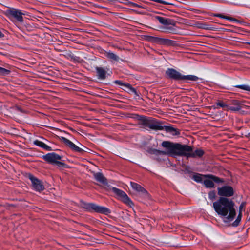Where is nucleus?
<instances>
[{
	"instance_id": "f8f14e48",
	"label": "nucleus",
	"mask_w": 250,
	"mask_h": 250,
	"mask_svg": "<svg viewBox=\"0 0 250 250\" xmlns=\"http://www.w3.org/2000/svg\"><path fill=\"white\" fill-rule=\"evenodd\" d=\"M166 74L170 78L175 80H182V75L173 69H168L166 71Z\"/></svg>"
},
{
	"instance_id": "e433bc0d",
	"label": "nucleus",
	"mask_w": 250,
	"mask_h": 250,
	"mask_svg": "<svg viewBox=\"0 0 250 250\" xmlns=\"http://www.w3.org/2000/svg\"><path fill=\"white\" fill-rule=\"evenodd\" d=\"M234 104L236 105V106H237L238 105H239V104H238V103L237 102H235Z\"/></svg>"
},
{
	"instance_id": "7c9ffc66",
	"label": "nucleus",
	"mask_w": 250,
	"mask_h": 250,
	"mask_svg": "<svg viewBox=\"0 0 250 250\" xmlns=\"http://www.w3.org/2000/svg\"><path fill=\"white\" fill-rule=\"evenodd\" d=\"M208 195H209V198L211 200H213L215 199V198L216 197V193H215V192L214 191H210Z\"/></svg>"
},
{
	"instance_id": "0eeeda50",
	"label": "nucleus",
	"mask_w": 250,
	"mask_h": 250,
	"mask_svg": "<svg viewBox=\"0 0 250 250\" xmlns=\"http://www.w3.org/2000/svg\"><path fill=\"white\" fill-rule=\"evenodd\" d=\"M218 194L221 196L231 197L234 195L233 188L229 186H223L218 188Z\"/></svg>"
},
{
	"instance_id": "9d476101",
	"label": "nucleus",
	"mask_w": 250,
	"mask_h": 250,
	"mask_svg": "<svg viewBox=\"0 0 250 250\" xmlns=\"http://www.w3.org/2000/svg\"><path fill=\"white\" fill-rule=\"evenodd\" d=\"M43 159L50 163L56 164L58 160H60L62 157L55 153H48L43 156Z\"/></svg>"
},
{
	"instance_id": "ea45409f",
	"label": "nucleus",
	"mask_w": 250,
	"mask_h": 250,
	"mask_svg": "<svg viewBox=\"0 0 250 250\" xmlns=\"http://www.w3.org/2000/svg\"><path fill=\"white\" fill-rule=\"evenodd\" d=\"M246 136L248 137H250V132L248 133Z\"/></svg>"
},
{
	"instance_id": "4be33fe9",
	"label": "nucleus",
	"mask_w": 250,
	"mask_h": 250,
	"mask_svg": "<svg viewBox=\"0 0 250 250\" xmlns=\"http://www.w3.org/2000/svg\"><path fill=\"white\" fill-rule=\"evenodd\" d=\"M163 127V129H165L167 132L171 133V134L173 135H177L178 133V131L172 126H164Z\"/></svg>"
},
{
	"instance_id": "72a5a7b5",
	"label": "nucleus",
	"mask_w": 250,
	"mask_h": 250,
	"mask_svg": "<svg viewBox=\"0 0 250 250\" xmlns=\"http://www.w3.org/2000/svg\"><path fill=\"white\" fill-rule=\"evenodd\" d=\"M56 164H57L59 167H66V165L64 163L59 161H58Z\"/></svg>"
},
{
	"instance_id": "79ce46f5",
	"label": "nucleus",
	"mask_w": 250,
	"mask_h": 250,
	"mask_svg": "<svg viewBox=\"0 0 250 250\" xmlns=\"http://www.w3.org/2000/svg\"><path fill=\"white\" fill-rule=\"evenodd\" d=\"M249 220H250V218H249Z\"/></svg>"
},
{
	"instance_id": "a211bd4d",
	"label": "nucleus",
	"mask_w": 250,
	"mask_h": 250,
	"mask_svg": "<svg viewBox=\"0 0 250 250\" xmlns=\"http://www.w3.org/2000/svg\"><path fill=\"white\" fill-rule=\"evenodd\" d=\"M130 185L132 188L136 191L138 192H140L146 195L148 194V193L146 191V190H145L143 187H142L140 185H138V184L133 182H130Z\"/></svg>"
},
{
	"instance_id": "aec40b11",
	"label": "nucleus",
	"mask_w": 250,
	"mask_h": 250,
	"mask_svg": "<svg viewBox=\"0 0 250 250\" xmlns=\"http://www.w3.org/2000/svg\"><path fill=\"white\" fill-rule=\"evenodd\" d=\"M96 69L99 78L101 79H104L106 72L102 68L97 67Z\"/></svg>"
},
{
	"instance_id": "c85d7f7f",
	"label": "nucleus",
	"mask_w": 250,
	"mask_h": 250,
	"mask_svg": "<svg viewBox=\"0 0 250 250\" xmlns=\"http://www.w3.org/2000/svg\"><path fill=\"white\" fill-rule=\"evenodd\" d=\"M241 109V106L240 105H238L235 107L233 106H229L228 108V110H230L233 111H239Z\"/></svg>"
},
{
	"instance_id": "2f4dec72",
	"label": "nucleus",
	"mask_w": 250,
	"mask_h": 250,
	"mask_svg": "<svg viewBox=\"0 0 250 250\" xmlns=\"http://www.w3.org/2000/svg\"><path fill=\"white\" fill-rule=\"evenodd\" d=\"M217 16L221 17L222 18L229 19V20H234L232 18L229 17H226L225 16H223V15H220V14L217 15Z\"/></svg>"
},
{
	"instance_id": "b1692460",
	"label": "nucleus",
	"mask_w": 250,
	"mask_h": 250,
	"mask_svg": "<svg viewBox=\"0 0 250 250\" xmlns=\"http://www.w3.org/2000/svg\"><path fill=\"white\" fill-rule=\"evenodd\" d=\"M204 175H202L199 173H196L194 174L192 178L197 182H201L203 180V177H204Z\"/></svg>"
},
{
	"instance_id": "c9c22d12",
	"label": "nucleus",
	"mask_w": 250,
	"mask_h": 250,
	"mask_svg": "<svg viewBox=\"0 0 250 250\" xmlns=\"http://www.w3.org/2000/svg\"><path fill=\"white\" fill-rule=\"evenodd\" d=\"M201 28H204V29H208V27H207L206 26H205V25L202 26Z\"/></svg>"
},
{
	"instance_id": "7ed1b4c3",
	"label": "nucleus",
	"mask_w": 250,
	"mask_h": 250,
	"mask_svg": "<svg viewBox=\"0 0 250 250\" xmlns=\"http://www.w3.org/2000/svg\"><path fill=\"white\" fill-rule=\"evenodd\" d=\"M192 151V149L190 146L177 143L176 156L194 157L195 156L201 157L204 154V151L201 149L196 150L193 153Z\"/></svg>"
},
{
	"instance_id": "f704fd0d",
	"label": "nucleus",
	"mask_w": 250,
	"mask_h": 250,
	"mask_svg": "<svg viewBox=\"0 0 250 250\" xmlns=\"http://www.w3.org/2000/svg\"><path fill=\"white\" fill-rule=\"evenodd\" d=\"M115 83L118 84H119V85H124V84L125 83H123L122 82H121V81H116L115 82Z\"/></svg>"
},
{
	"instance_id": "9b49d317",
	"label": "nucleus",
	"mask_w": 250,
	"mask_h": 250,
	"mask_svg": "<svg viewBox=\"0 0 250 250\" xmlns=\"http://www.w3.org/2000/svg\"><path fill=\"white\" fill-rule=\"evenodd\" d=\"M8 13L15 18L19 21L21 22L23 21L22 15L23 14L21 13V11L15 9H11L8 11Z\"/></svg>"
},
{
	"instance_id": "f257e3e1",
	"label": "nucleus",
	"mask_w": 250,
	"mask_h": 250,
	"mask_svg": "<svg viewBox=\"0 0 250 250\" xmlns=\"http://www.w3.org/2000/svg\"><path fill=\"white\" fill-rule=\"evenodd\" d=\"M213 207L219 215L224 217L225 222L231 221L236 215L234 202L226 197H220L213 203Z\"/></svg>"
},
{
	"instance_id": "1a4fd4ad",
	"label": "nucleus",
	"mask_w": 250,
	"mask_h": 250,
	"mask_svg": "<svg viewBox=\"0 0 250 250\" xmlns=\"http://www.w3.org/2000/svg\"><path fill=\"white\" fill-rule=\"evenodd\" d=\"M61 140L63 142L66 146L69 147L72 150L78 152L80 153L85 151L86 150L84 149L81 148L80 147L77 146L75 144H74L73 142L70 141L69 140L66 139L65 137H61L60 138Z\"/></svg>"
},
{
	"instance_id": "5701e85b",
	"label": "nucleus",
	"mask_w": 250,
	"mask_h": 250,
	"mask_svg": "<svg viewBox=\"0 0 250 250\" xmlns=\"http://www.w3.org/2000/svg\"><path fill=\"white\" fill-rule=\"evenodd\" d=\"M124 86L125 87V88L124 89L125 90L127 91L128 92H133L136 95H138L137 93L136 90L134 88H133L130 84H129V83H125V84H124Z\"/></svg>"
},
{
	"instance_id": "473e14b6",
	"label": "nucleus",
	"mask_w": 250,
	"mask_h": 250,
	"mask_svg": "<svg viewBox=\"0 0 250 250\" xmlns=\"http://www.w3.org/2000/svg\"><path fill=\"white\" fill-rule=\"evenodd\" d=\"M217 105L222 107H226L227 108H228V106L226 105L224 103L222 102H219L217 103Z\"/></svg>"
},
{
	"instance_id": "f3484780",
	"label": "nucleus",
	"mask_w": 250,
	"mask_h": 250,
	"mask_svg": "<svg viewBox=\"0 0 250 250\" xmlns=\"http://www.w3.org/2000/svg\"><path fill=\"white\" fill-rule=\"evenodd\" d=\"M94 176L95 179L104 184H107V180L105 177L100 172L94 173Z\"/></svg>"
},
{
	"instance_id": "a878e982",
	"label": "nucleus",
	"mask_w": 250,
	"mask_h": 250,
	"mask_svg": "<svg viewBox=\"0 0 250 250\" xmlns=\"http://www.w3.org/2000/svg\"><path fill=\"white\" fill-rule=\"evenodd\" d=\"M198 79V78L194 75H187V76H183L182 77V80H189L191 81H196Z\"/></svg>"
},
{
	"instance_id": "6ab92c4d",
	"label": "nucleus",
	"mask_w": 250,
	"mask_h": 250,
	"mask_svg": "<svg viewBox=\"0 0 250 250\" xmlns=\"http://www.w3.org/2000/svg\"><path fill=\"white\" fill-rule=\"evenodd\" d=\"M34 144L44 148L46 150H51V147L50 146H48L47 145H46V144H45L44 143L40 141L35 140L34 141Z\"/></svg>"
},
{
	"instance_id": "412c9836",
	"label": "nucleus",
	"mask_w": 250,
	"mask_h": 250,
	"mask_svg": "<svg viewBox=\"0 0 250 250\" xmlns=\"http://www.w3.org/2000/svg\"><path fill=\"white\" fill-rule=\"evenodd\" d=\"M151 119L146 118L143 116H138V120L141 122L142 125H144L145 126H148V124L149 123Z\"/></svg>"
},
{
	"instance_id": "2eb2a0df",
	"label": "nucleus",
	"mask_w": 250,
	"mask_h": 250,
	"mask_svg": "<svg viewBox=\"0 0 250 250\" xmlns=\"http://www.w3.org/2000/svg\"><path fill=\"white\" fill-rule=\"evenodd\" d=\"M245 202H243L240 205L239 208V214L237 216L236 220L233 223L232 225L233 226H237L241 221L242 217V210L245 206Z\"/></svg>"
},
{
	"instance_id": "423d86ee",
	"label": "nucleus",
	"mask_w": 250,
	"mask_h": 250,
	"mask_svg": "<svg viewBox=\"0 0 250 250\" xmlns=\"http://www.w3.org/2000/svg\"><path fill=\"white\" fill-rule=\"evenodd\" d=\"M204 177L206 178V179L204 180V184L207 188H213L214 186L213 182L216 183L223 182V181L219 178L210 174L204 175Z\"/></svg>"
},
{
	"instance_id": "393cba45",
	"label": "nucleus",
	"mask_w": 250,
	"mask_h": 250,
	"mask_svg": "<svg viewBox=\"0 0 250 250\" xmlns=\"http://www.w3.org/2000/svg\"><path fill=\"white\" fill-rule=\"evenodd\" d=\"M106 56L111 60H113L116 61L119 60V57L116 54L112 53V52H107L106 53Z\"/></svg>"
},
{
	"instance_id": "bb28decb",
	"label": "nucleus",
	"mask_w": 250,
	"mask_h": 250,
	"mask_svg": "<svg viewBox=\"0 0 250 250\" xmlns=\"http://www.w3.org/2000/svg\"><path fill=\"white\" fill-rule=\"evenodd\" d=\"M144 39L146 41L156 43L157 37H154L150 36H146L144 37Z\"/></svg>"
},
{
	"instance_id": "f03ea898",
	"label": "nucleus",
	"mask_w": 250,
	"mask_h": 250,
	"mask_svg": "<svg viewBox=\"0 0 250 250\" xmlns=\"http://www.w3.org/2000/svg\"><path fill=\"white\" fill-rule=\"evenodd\" d=\"M162 146L166 148V151H161L150 148L148 150V152L156 155H168L172 156H176L177 143L174 144L169 141H164L162 143Z\"/></svg>"
},
{
	"instance_id": "c756f323",
	"label": "nucleus",
	"mask_w": 250,
	"mask_h": 250,
	"mask_svg": "<svg viewBox=\"0 0 250 250\" xmlns=\"http://www.w3.org/2000/svg\"><path fill=\"white\" fill-rule=\"evenodd\" d=\"M237 87L242 89L245 90H247L250 91V86L247 85H241L236 86Z\"/></svg>"
},
{
	"instance_id": "ddd939ff",
	"label": "nucleus",
	"mask_w": 250,
	"mask_h": 250,
	"mask_svg": "<svg viewBox=\"0 0 250 250\" xmlns=\"http://www.w3.org/2000/svg\"><path fill=\"white\" fill-rule=\"evenodd\" d=\"M156 19H157L160 23L163 25H172L173 26H175V22L168 19H166L162 17L156 16Z\"/></svg>"
},
{
	"instance_id": "4468645a",
	"label": "nucleus",
	"mask_w": 250,
	"mask_h": 250,
	"mask_svg": "<svg viewBox=\"0 0 250 250\" xmlns=\"http://www.w3.org/2000/svg\"><path fill=\"white\" fill-rule=\"evenodd\" d=\"M148 125L147 127H149L150 129L154 130H162L163 129V127L160 125V124L157 122L155 120L153 119H151L149 123L148 124Z\"/></svg>"
},
{
	"instance_id": "4c0bfd02",
	"label": "nucleus",
	"mask_w": 250,
	"mask_h": 250,
	"mask_svg": "<svg viewBox=\"0 0 250 250\" xmlns=\"http://www.w3.org/2000/svg\"><path fill=\"white\" fill-rule=\"evenodd\" d=\"M3 36V34L0 31V37H2Z\"/></svg>"
},
{
	"instance_id": "6e6552de",
	"label": "nucleus",
	"mask_w": 250,
	"mask_h": 250,
	"mask_svg": "<svg viewBox=\"0 0 250 250\" xmlns=\"http://www.w3.org/2000/svg\"><path fill=\"white\" fill-rule=\"evenodd\" d=\"M28 178L32 182L33 188L36 191L41 192L44 189V187L41 181L31 174L28 175Z\"/></svg>"
},
{
	"instance_id": "58836bf2",
	"label": "nucleus",
	"mask_w": 250,
	"mask_h": 250,
	"mask_svg": "<svg viewBox=\"0 0 250 250\" xmlns=\"http://www.w3.org/2000/svg\"><path fill=\"white\" fill-rule=\"evenodd\" d=\"M80 146H83V147L84 148L86 149H88V148H86L85 147H84L82 145L80 144Z\"/></svg>"
},
{
	"instance_id": "39448f33",
	"label": "nucleus",
	"mask_w": 250,
	"mask_h": 250,
	"mask_svg": "<svg viewBox=\"0 0 250 250\" xmlns=\"http://www.w3.org/2000/svg\"><path fill=\"white\" fill-rule=\"evenodd\" d=\"M84 208L89 211H94L100 213L108 214L110 213L109 209L107 208L93 203L85 204Z\"/></svg>"
},
{
	"instance_id": "20e7f679",
	"label": "nucleus",
	"mask_w": 250,
	"mask_h": 250,
	"mask_svg": "<svg viewBox=\"0 0 250 250\" xmlns=\"http://www.w3.org/2000/svg\"><path fill=\"white\" fill-rule=\"evenodd\" d=\"M112 190L113 192L117 196L118 198L123 202L130 207L133 206V202L124 191L116 188H113Z\"/></svg>"
},
{
	"instance_id": "cd10ccee",
	"label": "nucleus",
	"mask_w": 250,
	"mask_h": 250,
	"mask_svg": "<svg viewBox=\"0 0 250 250\" xmlns=\"http://www.w3.org/2000/svg\"><path fill=\"white\" fill-rule=\"evenodd\" d=\"M10 71L0 67V75H6L9 74Z\"/></svg>"
},
{
	"instance_id": "dca6fc26",
	"label": "nucleus",
	"mask_w": 250,
	"mask_h": 250,
	"mask_svg": "<svg viewBox=\"0 0 250 250\" xmlns=\"http://www.w3.org/2000/svg\"><path fill=\"white\" fill-rule=\"evenodd\" d=\"M156 43L166 45H173L174 44L173 42L171 40L158 37H157Z\"/></svg>"
},
{
	"instance_id": "a19ab883",
	"label": "nucleus",
	"mask_w": 250,
	"mask_h": 250,
	"mask_svg": "<svg viewBox=\"0 0 250 250\" xmlns=\"http://www.w3.org/2000/svg\"><path fill=\"white\" fill-rule=\"evenodd\" d=\"M167 29H169V30L171 29L170 28H168Z\"/></svg>"
}]
</instances>
